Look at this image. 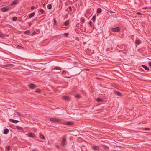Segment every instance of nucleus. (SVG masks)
Listing matches in <instances>:
<instances>
[{
    "mask_svg": "<svg viewBox=\"0 0 151 151\" xmlns=\"http://www.w3.org/2000/svg\"><path fill=\"white\" fill-rule=\"evenodd\" d=\"M9 121L13 123H17L19 122V121L17 120H14L12 119H9Z\"/></svg>",
    "mask_w": 151,
    "mask_h": 151,
    "instance_id": "10",
    "label": "nucleus"
},
{
    "mask_svg": "<svg viewBox=\"0 0 151 151\" xmlns=\"http://www.w3.org/2000/svg\"><path fill=\"white\" fill-rule=\"evenodd\" d=\"M18 0H15L13 1L12 3L11 4V5H14L18 3Z\"/></svg>",
    "mask_w": 151,
    "mask_h": 151,
    "instance_id": "14",
    "label": "nucleus"
},
{
    "mask_svg": "<svg viewBox=\"0 0 151 151\" xmlns=\"http://www.w3.org/2000/svg\"><path fill=\"white\" fill-rule=\"evenodd\" d=\"M91 148L92 149L95 151L99 150L100 149V147L98 146L94 145L91 147Z\"/></svg>",
    "mask_w": 151,
    "mask_h": 151,
    "instance_id": "4",
    "label": "nucleus"
},
{
    "mask_svg": "<svg viewBox=\"0 0 151 151\" xmlns=\"http://www.w3.org/2000/svg\"><path fill=\"white\" fill-rule=\"evenodd\" d=\"M64 35L66 37H67L69 34L67 33H64Z\"/></svg>",
    "mask_w": 151,
    "mask_h": 151,
    "instance_id": "36",
    "label": "nucleus"
},
{
    "mask_svg": "<svg viewBox=\"0 0 151 151\" xmlns=\"http://www.w3.org/2000/svg\"><path fill=\"white\" fill-rule=\"evenodd\" d=\"M28 86L32 89H34L36 87V85L33 83H30L29 84Z\"/></svg>",
    "mask_w": 151,
    "mask_h": 151,
    "instance_id": "6",
    "label": "nucleus"
},
{
    "mask_svg": "<svg viewBox=\"0 0 151 151\" xmlns=\"http://www.w3.org/2000/svg\"><path fill=\"white\" fill-rule=\"evenodd\" d=\"M40 11L42 13V14H45V12L42 9H40Z\"/></svg>",
    "mask_w": 151,
    "mask_h": 151,
    "instance_id": "24",
    "label": "nucleus"
},
{
    "mask_svg": "<svg viewBox=\"0 0 151 151\" xmlns=\"http://www.w3.org/2000/svg\"><path fill=\"white\" fill-rule=\"evenodd\" d=\"M143 129L145 130H150V129L149 128H145Z\"/></svg>",
    "mask_w": 151,
    "mask_h": 151,
    "instance_id": "31",
    "label": "nucleus"
},
{
    "mask_svg": "<svg viewBox=\"0 0 151 151\" xmlns=\"http://www.w3.org/2000/svg\"><path fill=\"white\" fill-rule=\"evenodd\" d=\"M10 65H11L10 64H8L5 65V66L8 67H9Z\"/></svg>",
    "mask_w": 151,
    "mask_h": 151,
    "instance_id": "45",
    "label": "nucleus"
},
{
    "mask_svg": "<svg viewBox=\"0 0 151 151\" xmlns=\"http://www.w3.org/2000/svg\"><path fill=\"white\" fill-rule=\"evenodd\" d=\"M45 4L44 3L43 4V7H45Z\"/></svg>",
    "mask_w": 151,
    "mask_h": 151,
    "instance_id": "49",
    "label": "nucleus"
},
{
    "mask_svg": "<svg viewBox=\"0 0 151 151\" xmlns=\"http://www.w3.org/2000/svg\"><path fill=\"white\" fill-rule=\"evenodd\" d=\"M28 24H29V26H30L31 25H32V23L31 22H29L28 23Z\"/></svg>",
    "mask_w": 151,
    "mask_h": 151,
    "instance_id": "44",
    "label": "nucleus"
},
{
    "mask_svg": "<svg viewBox=\"0 0 151 151\" xmlns=\"http://www.w3.org/2000/svg\"><path fill=\"white\" fill-rule=\"evenodd\" d=\"M149 65L151 67V62H150L149 63Z\"/></svg>",
    "mask_w": 151,
    "mask_h": 151,
    "instance_id": "46",
    "label": "nucleus"
},
{
    "mask_svg": "<svg viewBox=\"0 0 151 151\" xmlns=\"http://www.w3.org/2000/svg\"><path fill=\"white\" fill-rule=\"evenodd\" d=\"M17 47L19 49H24V48L23 47H22L21 46H20V45H18L17 46Z\"/></svg>",
    "mask_w": 151,
    "mask_h": 151,
    "instance_id": "28",
    "label": "nucleus"
},
{
    "mask_svg": "<svg viewBox=\"0 0 151 151\" xmlns=\"http://www.w3.org/2000/svg\"><path fill=\"white\" fill-rule=\"evenodd\" d=\"M61 70V68L60 67H55L53 69V70Z\"/></svg>",
    "mask_w": 151,
    "mask_h": 151,
    "instance_id": "17",
    "label": "nucleus"
},
{
    "mask_svg": "<svg viewBox=\"0 0 151 151\" xmlns=\"http://www.w3.org/2000/svg\"><path fill=\"white\" fill-rule=\"evenodd\" d=\"M63 99L67 100H69L70 99L68 97L65 96H63Z\"/></svg>",
    "mask_w": 151,
    "mask_h": 151,
    "instance_id": "15",
    "label": "nucleus"
},
{
    "mask_svg": "<svg viewBox=\"0 0 151 151\" xmlns=\"http://www.w3.org/2000/svg\"><path fill=\"white\" fill-rule=\"evenodd\" d=\"M16 113L19 116H20L21 114L20 113H19V112H16Z\"/></svg>",
    "mask_w": 151,
    "mask_h": 151,
    "instance_id": "41",
    "label": "nucleus"
},
{
    "mask_svg": "<svg viewBox=\"0 0 151 151\" xmlns=\"http://www.w3.org/2000/svg\"><path fill=\"white\" fill-rule=\"evenodd\" d=\"M96 101L98 102H102L103 101L102 99L99 98H97L96 99Z\"/></svg>",
    "mask_w": 151,
    "mask_h": 151,
    "instance_id": "22",
    "label": "nucleus"
},
{
    "mask_svg": "<svg viewBox=\"0 0 151 151\" xmlns=\"http://www.w3.org/2000/svg\"><path fill=\"white\" fill-rule=\"evenodd\" d=\"M56 22V20L55 19H54V22L55 23Z\"/></svg>",
    "mask_w": 151,
    "mask_h": 151,
    "instance_id": "50",
    "label": "nucleus"
},
{
    "mask_svg": "<svg viewBox=\"0 0 151 151\" xmlns=\"http://www.w3.org/2000/svg\"><path fill=\"white\" fill-rule=\"evenodd\" d=\"M50 120L54 122L58 123L60 122V119L56 118H50Z\"/></svg>",
    "mask_w": 151,
    "mask_h": 151,
    "instance_id": "3",
    "label": "nucleus"
},
{
    "mask_svg": "<svg viewBox=\"0 0 151 151\" xmlns=\"http://www.w3.org/2000/svg\"><path fill=\"white\" fill-rule=\"evenodd\" d=\"M56 147L58 149H59L60 148V146L59 145H56Z\"/></svg>",
    "mask_w": 151,
    "mask_h": 151,
    "instance_id": "39",
    "label": "nucleus"
},
{
    "mask_svg": "<svg viewBox=\"0 0 151 151\" xmlns=\"http://www.w3.org/2000/svg\"><path fill=\"white\" fill-rule=\"evenodd\" d=\"M111 29L113 32H118L120 31L121 28L120 27H118L111 28Z\"/></svg>",
    "mask_w": 151,
    "mask_h": 151,
    "instance_id": "2",
    "label": "nucleus"
},
{
    "mask_svg": "<svg viewBox=\"0 0 151 151\" xmlns=\"http://www.w3.org/2000/svg\"><path fill=\"white\" fill-rule=\"evenodd\" d=\"M35 8V7L34 6H32L31 7V9L32 10H33Z\"/></svg>",
    "mask_w": 151,
    "mask_h": 151,
    "instance_id": "42",
    "label": "nucleus"
},
{
    "mask_svg": "<svg viewBox=\"0 0 151 151\" xmlns=\"http://www.w3.org/2000/svg\"><path fill=\"white\" fill-rule=\"evenodd\" d=\"M69 21L68 20H66L64 23V25L65 26H67L69 24Z\"/></svg>",
    "mask_w": 151,
    "mask_h": 151,
    "instance_id": "16",
    "label": "nucleus"
},
{
    "mask_svg": "<svg viewBox=\"0 0 151 151\" xmlns=\"http://www.w3.org/2000/svg\"><path fill=\"white\" fill-rule=\"evenodd\" d=\"M40 90L39 89H37L35 91L39 93L40 92Z\"/></svg>",
    "mask_w": 151,
    "mask_h": 151,
    "instance_id": "34",
    "label": "nucleus"
},
{
    "mask_svg": "<svg viewBox=\"0 0 151 151\" xmlns=\"http://www.w3.org/2000/svg\"><path fill=\"white\" fill-rule=\"evenodd\" d=\"M9 9V6H7L2 8H1V11L3 12H6Z\"/></svg>",
    "mask_w": 151,
    "mask_h": 151,
    "instance_id": "5",
    "label": "nucleus"
},
{
    "mask_svg": "<svg viewBox=\"0 0 151 151\" xmlns=\"http://www.w3.org/2000/svg\"><path fill=\"white\" fill-rule=\"evenodd\" d=\"M35 13L34 12L30 14L29 15V18H32V17H33L35 15Z\"/></svg>",
    "mask_w": 151,
    "mask_h": 151,
    "instance_id": "13",
    "label": "nucleus"
},
{
    "mask_svg": "<svg viewBox=\"0 0 151 151\" xmlns=\"http://www.w3.org/2000/svg\"><path fill=\"white\" fill-rule=\"evenodd\" d=\"M65 124L66 125H69L74 124V123L72 121L65 122Z\"/></svg>",
    "mask_w": 151,
    "mask_h": 151,
    "instance_id": "7",
    "label": "nucleus"
},
{
    "mask_svg": "<svg viewBox=\"0 0 151 151\" xmlns=\"http://www.w3.org/2000/svg\"><path fill=\"white\" fill-rule=\"evenodd\" d=\"M116 146H118V147H120V146H119V145H116Z\"/></svg>",
    "mask_w": 151,
    "mask_h": 151,
    "instance_id": "52",
    "label": "nucleus"
},
{
    "mask_svg": "<svg viewBox=\"0 0 151 151\" xmlns=\"http://www.w3.org/2000/svg\"><path fill=\"white\" fill-rule=\"evenodd\" d=\"M2 81V80L0 78V82L1 81Z\"/></svg>",
    "mask_w": 151,
    "mask_h": 151,
    "instance_id": "51",
    "label": "nucleus"
},
{
    "mask_svg": "<svg viewBox=\"0 0 151 151\" xmlns=\"http://www.w3.org/2000/svg\"><path fill=\"white\" fill-rule=\"evenodd\" d=\"M35 34H36V32L35 31H34L32 33V35H35Z\"/></svg>",
    "mask_w": 151,
    "mask_h": 151,
    "instance_id": "43",
    "label": "nucleus"
},
{
    "mask_svg": "<svg viewBox=\"0 0 151 151\" xmlns=\"http://www.w3.org/2000/svg\"><path fill=\"white\" fill-rule=\"evenodd\" d=\"M66 136H65L62 139V142L60 144L62 147H64L66 145Z\"/></svg>",
    "mask_w": 151,
    "mask_h": 151,
    "instance_id": "1",
    "label": "nucleus"
},
{
    "mask_svg": "<svg viewBox=\"0 0 151 151\" xmlns=\"http://www.w3.org/2000/svg\"><path fill=\"white\" fill-rule=\"evenodd\" d=\"M28 135L32 138H35L36 136V135L32 133H29L28 134Z\"/></svg>",
    "mask_w": 151,
    "mask_h": 151,
    "instance_id": "8",
    "label": "nucleus"
},
{
    "mask_svg": "<svg viewBox=\"0 0 151 151\" xmlns=\"http://www.w3.org/2000/svg\"><path fill=\"white\" fill-rule=\"evenodd\" d=\"M17 19V17H14L12 18V20L14 21H16Z\"/></svg>",
    "mask_w": 151,
    "mask_h": 151,
    "instance_id": "29",
    "label": "nucleus"
},
{
    "mask_svg": "<svg viewBox=\"0 0 151 151\" xmlns=\"http://www.w3.org/2000/svg\"><path fill=\"white\" fill-rule=\"evenodd\" d=\"M66 73V72L65 70H63L62 72V74H65Z\"/></svg>",
    "mask_w": 151,
    "mask_h": 151,
    "instance_id": "38",
    "label": "nucleus"
},
{
    "mask_svg": "<svg viewBox=\"0 0 151 151\" xmlns=\"http://www.w3.org/2000/svg\"><path fill=\"white\" fill-rule=\"evenodd\" d=\"M40 138L43 140L45 139V137L42 134H40Z\"/></svg>",
    "mask_w": 151,
    "mask_h": 151,
    "instance_id": "20",
    "label": "nucleus"
},
{
    "mask_svg": "<svg viewBox=\"0 0 151 151\" xmlns=\"http://www.w3.org/2000/svg\"><path fill=\"white\" fill-rule=\"evenodd\" d=\"M5 149L6 150L9 151L10 149V147L9 146H7L5 147Z\"/></svg>",
    "mask_w": 151,
    "mask_h": 151,
    "instance_id": "19",
    "label": "nucleus"
},
{
    "mask_svg": "<svg viewBox=\"0 0 151 151\" xmlns=\"http://www.w3.org/2000/svg\"><path fill=\"white\" fill-rule=\"evenodd\" d=\"M135 43L139 45L140 43V42L139 40H137L136 41Z\"/></svg>",
    "mask_w": 151,
    "mask_h": 151,
    "instance_id": "32",
    "label": "nucleus"
},
{
    "mask_svg": "<svg viewBox=\"0 0 151 151\" xmlns=\"http://www.w3.org/2000/svg\"><path fill=\"white\" fill-rule=\"evenodd\" d=\"M9 131V130L7 128H6V129H5L3 132L4 134H7L8 133Z\"/></svg>",
    "mask_w": 151,
    "mask_h": 151,
    "instance_id": "11",
    "label": "nucleus"
},
{
    "mask_svg": "<svg viewBox=\"0 0 151 151\" xmlns=\"http://www.w3.org/2000/svg\"><path fill=\"white\" fill-rule=\"evenodd\" d=\"M17 128L19 130H21L22 129V128L19 126H17Z\"/></svg>",
    "mask_w": 151,
    "mask_h": 151,
    "instance_id": "30",
    "label": "nucleus"
},
{
    "mask_svg": "<svg viewBox=\"0 0 151 151\" xmlns=\"http://www.w3.org/2000/svg\"><path fill=\"white\" fill-rule=\"evenodd\" d=\"M102 12V10L100 8H98L97 9V12L99 13H101Z\"/></svg>",
    "mask_w": 151,
    "mask_h": 151,
    "instance_id": "21",
    "label": "nucleus"
},
{
    "mask_svg": "<svg viewBox=\"0 0 151 151\" xmlns=\"http://www.w3.org/2000/svg\"><path fill=\"white\" fill-rule=\"evenodd\" d=\"M60 72H58L57 73H60Z\"/></svg>",
    "mask_w": 151,
    "mask_h": 151,
    "instance_id": "53",
    "label": "nucleus"
},
{
    "mask_svg": "<svg viewBox=\"0 0 151 151\" xmlns=\"http://www.w3.org/2000/svg\"><path fill=\"white\" fill-rule=\"evenodd\" d=\"M89 24L90 26H92V22L91 21H89Z\"/></svg>",
    "mask_w": 151,
    "mask_h": 151,
    "instance_id": "33",
    "label": "nucleus"
},
{
    "mask_svg": "<svg viewBox=\"0 0 151 151\" xmlns=\"http://www.w3.org/2000/svg\"><path fill=\"white\" fill-rule=\"evenodd\" d=\"M141 66L146 70L149 71V68L145 65H142Z\"/></svg>",
    "mask_w": 151,
    "mask_h": 151,
    "instance_id": "12",
    "label": "nucleus"
},
{
    "mask_svg": "<svg viewBox=\"0 0 151 151\" xmlns=\"http://www.w3.org/2000/svg\"><path fill=\"white\" fill-rule=\"evenodd\" d=\"M4 37V35L1 33L0 32V37Z\"/></svg>",
    "mask_w": 151,
    "mask_h": 151,
    "instance_id": "35",
    "label": "nucleus"
},
{
    "mask_svg": "<svg viewBox=\"0 0 151 151\" xmlns=\"http://www.w3.org/2000/svg\"><path fill=\"white\" fill-rule=\"evenodd\" d=\"M47 7L49 9H51L52 8V5L51 4H50L47 6Z\"/></svg>",
    "mask_w": 151,
    "mask_h": 151,
    "instance_id": "23",
    "label": "nucleus"
},
{
    "mask_svg": "<svg viewBox=\"0 0 151 151\" xmlns=\"http://www.w3.org/2000/svg\"><path fill=\"white\" fill-rule=\"evenodd\" d=\"M69 9L70 11H71L72 10V8L71 6H70L69 7Z\"/></svg>",
    "mask_w": 151,
    "mask_h": 151,
    "instance_id": "40",
    "label": "nucleus"
},
{
    "mask_svg": "<svg viewBox=\"0 0 151 151\" xmlns=\"http://www.w3.org/2000/svg\"><path fill=\"white\" fill-rule=\"evenodd\" d=\"M66 78H71V77L70 76H66Z\"/></svg>",
    "mask_w": 151,
    "mask_h": 151,
    "instance_id": "47",
    "label": "nucleus"
},
{
    "mask_svg": "<svg viewBox=\"0 0 151 151\" xmlns=\"http://www.w3.org/2000/svg\"><path fill=\"white\" fill-rule=\"evenodd\" d=\"M81 21L83 23H84L85 22V19L84 18L82 17L81 19Z\"/></svg>",
    "mask_w": 151,
    "mask_h": 151,
    "instance_id": "25",
    "label": "nucleus"
},
{
    "mask_svg": "<svg viewBox=\"0 0 151 151\" xmlns=\"http://www.w3.org/2000/svg\"><path fill=\"white\" fill-rule=\"evenodd\" d=\"M75 96L77 98H80V96L79 95H78L77 94H75Z\"/></svg>",
    "mask_w": 151,
    "mask_h": 151,
    "instance_id": "26",
    "label": "nucleus"
},
{
    "mask_svg": "<svg viewBox=\"0 0 151 151\" xmlns=\"http://www.w3.org/2000/svg\"><path fill=\"white\" fill-rule=\"evenodd\" d=\"M137 14L139 15H140L141 14V13L139 12H138V13H137Z\"/></svg>",
    "mask_w": 151,
    "mask_h": 151,
    "instance_id": "48",
    "label": "nucleus"
},
{
    "mask_svg": "<svg viewBox=\"0 0 151 151\" xmlns=\"http://www.w3.org/2000/svg\"><path fill=\"white\" fill-rule=\"evenodd\" d=\"M25 34H29L30 33V31L29 30H27L24 32Z\"/></svg>",
    "mask_w": 151,
    "mask_h": 151,
    "instance_id": "27",
    "label": "nucleus"
},
{
    "mask_svg": "<svg viewBox=\"0 0 151 151\" xmlns=\"http://www.w3.org/2000/svg\"><path fill=\"white\" fill-rule=\"evenodd\" d=\"M96 16L95 15L93 16V17L91 19V20H92L94 23H95V20H96Z\"/></svg>",
    "mask_w": 151,
    "mask_h": 151,
    "instance_id": "18",
    "label": "nucleus"
},
{
    "mask_svg": "<svg viewBox=\"0 0 151 151\" xmlns=\"http://www.w3.org/2000/svg\"><path fill=\"white\" fill-rule=\"evenodd\" d=\"M114 93L117 96H122V93L116 91H114Z\"/></svg>",
    "mask_w": 151,
    "mask_h": 151,
    "instance_id": "9",
    "label": "nucleus"
},
{
    "mask_svg": "<svg viewBox=\"0 0 151 151\" xmlns=\"http://www.w3.org/2000/svg\"><path fill=\"white\" fill-rule=\"evenodd\" d=\"M107 148H108L109 149V147L106 146H104V149H106Z\"/></svg>",
    "mask_w": 151,
    "mask_h": 151,
    "instance_id": "37",
    "label": "nucleus"
}]
</instances>
